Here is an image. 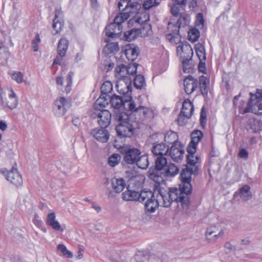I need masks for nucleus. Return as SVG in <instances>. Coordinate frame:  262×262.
Returning a JSON list of instances; mask_svg holds the SVG:
<instances>
[{"instance_id": "412c9836", "label": "nucleus", "mask_w": 262, "mask_h": 262, "mask_svg": "<svg viewBox=\"0 0 262 262\" xmlns=\"http://www.w3.org/2000/svg\"><path fill=\"white\" fill-rule=\"evenodd\" d=\"M135 108L132 110H128L127 112H130L128 114H132V118L133 119V115L136 116L139 114L140 115L139 119H144L145 118L149 113V108L147 107L142 105L141 103L137 104L134 102Z\"/></svg>"}, {"instance_id": "b1692460", "label": "nucleus", "mask_w": 262, "mask_h": 262, "mask_svg": "<svg viewBox=\"0 0 262 262\" xmlns=\"http://www.w3.org/2000/svg\"><path fill=\"white\" fill-rule=\"evenodd\" d=\"M181 25L177 24L176 21L174 24L169 22L168 24V30L171 32L170 33L167 34L166 36V39L170 42H173L176 38L179 35V29Z\"/></svg>"}, {"instance_id": "a878e982", "label": "nucleus", "mask_w": 262, "mask_h": 262, "mask_svg": "<svg viewBox=\"0 0 262 262\" xmlns=\"http://www.w3.org/2000/svg\"><path fill=\"white\" fill-rule=\"evenodd\" d=\"M151 151L155 156L157 157L161 155L165 157L168 153L169 147L166 143H160L155 145L151 149Z\"/></svg>"}, {"instance_id": "a211bd4d", "label": "nucleus", "mask_w": 262, "mask_h": 262, "mask_svg": "<svg viewBox=\"0 0 262 262\" xmlns=\"http://www.w3.org/2000/svg\"><path fill=\"white\" fill-rule=\"evenodd\" d=\"M183 84L185 93L191 94L198 87V80L192 76L189 75L184 79Z\"/></svg>"}, {"instance_id": "473e14b6", "label": "nucleus", "mask_w": 262, "mask_h": 262, "mask_svg": "<svg viewBox=\"0 0 262 262\" xmlns=\"http://www.w3.org/2000/svg\"><path fill=\"white\" fill-rule=\"evenodd\" d=\"M179 168L173 163L168 164L165 171L164 172V180L167 177H173L179 172Z\"/></svg>"}, {"instance_id": "7ed1b4c3", "label": "nucleus", "mask_w": 262, "mask_h": 262, "mask_svg": "<svg viewBox=\"0 0 262 262\" xmlns=\"http://www.w3.org/2000/svg\"><path fill=\"white\" fill-rule=\"evenodd\" d=\"M155 165L149 168L148 171V177L156 183L160 185L164 182V172L168 165L167 158L161 155L155 160Z\"/></svg>"}, {"instance_id": "dca6fc26", "label": "nucleus", "mask_w": 262, "mask_h": 262, "mask_svg": "<svg viewBox=\"0 0 262 262\" xmlns=\"http://www.w3.org/2000/svg\"><path fill=\"white\" fill-rule=\"evenodd\" d=\"M139 64L134 62L130 63L127 66L124 64L118 65L115 68V72L117 74H120L122 72H126L129 76H134L137 73V67Z\"/></svg>"}, {"instance_id": "c85d7f7f", "label": "nucleus", "mask_w": 262, "mask_h": 262, "mask_svg": "<svg viewBox=\"0 0 262 262\" xmlns=\"http://www.w3.org/2000/svg\"><path fill=\"white\" fill-rule=\"evenodd\" d=\"M68 47L69 40L64 37L61 38L58 41L57 48L58 55L61 57L66 56Z\"/></svg>"}, {"instance_id": "ea45409f", "label": "nucleus", "mask_w": 262, "mask_h": 262, "mask_svg": "<svg viewBox=\"0 0 262 262\" xmlns=\"http://www.w3.org/2000/svg\"><path fill=\"white\" fill-rule=\"evenodd\" d=\"M116 88L117 91L120 94L123 95V97L127 96H132V89H128V86L125 85L119 84V82H117L116 84Z\"/></svg>"}, {"instance_id": "49530a36", "label": "nucleus", "mask_w": 262, "mask_h": 262, "mask_svg": "<svg viewBox=\"0 0 262 262\" xmlns=\"http://www.w3.org/2000/svg\"><path fill=\"white\" fill-rule=\"evenodd\" d=\"M190 20V17L189 15L186 13L183 12L180 14V17L177 20V24L179 25L187 26L188 25Z\"/></svg>"}, {"instance_id": "4c0bfd02", "label": "nucleus", "mask_w": 262, "mask_h": 262, "mask_svg": "<svg viewBox=\"0 0 262 262\" xmlns=\"http://www.w3.org/2000/svg\"><path fill=\"white\" fill-rule=\"evenodd\" d=\"M250 98L248 102L247 106L244 110V113L253 112L252 105L255 101L259 100L257 94L250 93Z\"/></svg>"}, {"instance_id": "393cba45", "label": "nucleus", "mask_w": 262, "mask_h": 262, "mask_svg": "<svg viewBox=\"0 0 262 262\" xmlns=\"http://www.w3.org/2000/svg\"><path fill=\"white\" fill-rule=\"evenodd\" d=\"M203 137V132L199 129L193 130L191 134V141L187 147L196 148L198 143L202 140Z\"/></svg>"}, {"instance_id": "9b49d317", "label": "nucleus", "mask_w": 262, "mask_h": 262, "mask_svg": "<svg viewBox=\"0 0 262 262\" xmlns=\"http://www.w3.org/2000/svg\"><path fill=\"white\" fill-rule=\"evenodd\" d=\"M146 190H144L139 192L135 190H131L127 187V190L122 194V198L126 201H139L141 202L142 198L145 194Z\"/></svg>"}, {"instance_id": "603ef678", "label": "nucleus", "mask_w": 262, "mask_h": 262, "mask_svg": "<svg viewBox=\"0 0 262 262\" xmlns=\"http://www.w3.org/2000/svg\"><path fill=\"white\" fill-rule=\"evenodd\" d=\"M160 5V3L157 2V0H146L145 1L143 7L146 10H149L151 8L156 6H158Z\"/></svg>"}, {"instance_id": "338daca9", "label": "nucleus", "mask_w": 262, "mask_h": 262, "mask_svg": "<svg viewBox=\"0 0 262 262\" xmlns=\"http://www.w3.org/2000/svg\"><path fill=\"white\" fill-rule=\"evenodd\" d=\"M140 7V5L137 2H130L129 4L128 8L132 9L130 11H133L132 13L135 12V11L138 10Z\"/></svg>"}, {"instance_id": "e2e57ef3", "label": "nucleus", "mask_w": 262, "mask_h": 262, "mask_svg": "<svg viewBox=\"0 0 262 262\" xmlns=\"http://www.w3.org/2000/svg\"><path fill=\"white\" fill-rule=\"evenodd\" d=\"M237 155L239 158L247 160L248 158L249 153L246 149L242 148L239 149Z\"/></svg>"}, {"instance_id": "37998d69", "label": "nucleus", "mask_w": 262, "mask_h": 262, "mask_svg": "<svg viewBox=\"0 0 262 262\" xmlns=\"http://www.w3.org/2000/svg\"><path fill=\"white\" fill-rule=\"evenodd\" d=\"M118 75V76H119L120 77L119 78V79L117 82H119V84L126 85L128 86V89H132V80L130 76L122 75L121 73Z\"/></svg>"}, {"instance_id": "c03bdc74", "label": "nucleus", "mask_w": 262, "mask_h": 262, "mask_svg": "<svg viewBox=\"0 0 262 262\" xmlns=\"http://www.w3.org/2000/svg\"><path fill=\"white\" fill-rule=\"evenodd\" d=\"M11 93L9 94V98L11 100H13V102H10L8 101L6 103V105L11 110H12L17 106L18 100L16 95L13 90H11Z\"/></svg>"}, {"instance_id": "f257e3e1", "label": "nucleus", "mask_w": 262, "mask_h": 262, "mask_svg": "<svg viewBox=\"0 0 262 262\" xmlns=\"http://www.w3.org/2000/svg\"><path fill=\"white\" fill-rule=\"evenodd\" d=\"M122 156L121 164L124 168H131L137 166L141 169H146L148 165L147 157L141 155V150L138 148L128 145L121 149Z\"/></svg>"}, {"instance_id": "8fccbe9b", "label": "nucleus", "mask_w": 262, "mask_h": 262, "mask_svg": "<svg viewBox=\"0 0 262 262\" xmlns=\"http://www.w3.org/2000/svg\"><path fill=\"white\" fill-rule=\"evenodd\" d=\"M121 157L118 154H114L111 155L108 159V164L111 167H115L120 161Z\"/></svg>"}, {"instance_id": "1a4fd4ad", "label": "nucleus", "mask_w": 262, "mask_h": 262, "mask_svg": "<svg viewBox=\"0 0 262 262\" xmlns=\"http://www.w3.org/2000/svg\"><path fill=\"white\" fill-rule=\"evenodd\" d=\"M184 153V145L181 142H176L169 147V156L174 161L181 160Z\"/></svg>"}, {"instance_id": "e433bc0d", "label": "nucleus", "mask_w": 262, "mask_h": 262, "mask_svg": "<svg viewBox=\"0 0 262 262\" xmlns=\"http://www.w3.org/2000/svg\"><path fill=\"white\" fill-rule=\"evenodd\" d=\"M249 125L250 126L249 130L253 133H257L261 130V124L259 120L253 119L250 120Z\"/></svg>"}, {"instance_id": "f3484780", "label": "nucleus", "mask_w": 262, "mask_h": 262, "mask_svg": "<svg viewBox=\"0 0 262 262\" xmlns=\"http://www.w3.org/2000/svg\"><path fill=\"white\" fill-rule=\"evenodd\" d=\"M91 134L97 141L102 143L107 142L110 138V134L106 128H95L91 132Z\"/></svg>"}, {"instance_id": "bb28decb", "label": "nucleus", "mask_w": 262, "mask_h": 262, "mask_svg": "<svg viewBox=\"0 0 262 262\" xmlns=\"http://www.w3.org/2000/svg\"><path fill=\"white\" fill-rule=\"evenodd\" d=\"M181 193L179 194V199L178 203H180L182 207L184 209L188 210L190 206V201L189 195L192 193V192L189 193L187 190L184 192L180 188Z\"/></svg>"}, {"instance_id": "72a5a7b5", "label": "nucleus", "mask_w": 262, "mask_h": 262, "mask_svg": "<svg viewBox=\"0 0 262 262\" xmlns=\"http://www.w3.org/2000/svg\"><path fill=\"white\" fill-rule=\"evenodd\" d=\"M167 192L168 194V198L170 199V201L172 203L173 202L178 203L179 194L181 192L179 186V188L176 187L169 188Z\"/></svg>"}, {"instance_id": "c756f323", "label": "nucleus", "mask_w": 262, "mask_h": 262, "mask_svg": "<svg viewBox=\"0 0 262 262\" xmlns=\"http://www.w3.org/2000/svg\"><path fill=\"white\" fill-rule=\"evenodd\" d=\"M158 198L159 200H162V206L164 207H169L171 206L172 202L170 201V199L168 198V194L167 191L164 188H159L158 190Z\"/></svg>"}, {"instance_id": "4be33fe9", "label": "nucleus", "mask_w": 262, "mask_h": 262, "mask_svg": "<svg viewBox=\"0 0 262 262\" xmlns=\"http://www.w3.org/2000/svg\"><path fill=\"white\" fill-rule=\"evenodd\" d=\"M252 195L250 187L248 185H245L234 192L233 198L235 199L239 196L243 201H247L252 198Z\"/></svg>"}, {"instance_id": "69168bd1", "label": "nucleus", "mask_w": 262, "mask_h": 262, "mask_svg": "<svg viewBox=\"0 0 262 262\" xmlns=\"http://www.w3.org/2000/svg\"><path fill=\"white\" fill-rule=\"evenodd\" d=\"M195 23L196 26L204 25V19L202 13H199L197 14Z\"/></svg>"}, {"instance_id": "9d476101", "label": "nucleus", "mask_w": 262, "mask_h": 262, "mask_svg": "<svg viewBox=\"0 0 262 262\" xmlns=\"http://www.w3.org/2000/svg\"><path fill=\"white\" fill-rule=\"evenodd\" d=\"M69 106V102L64 97H60L54 101L53 110L54 114L57 117H61L67 112V107Z\"/></svg>"}, {"instance_id": "0eeeda50", "label": "nucleus", "mask_w": 262, "mask_h": 262, "mask_svg": "<svg viewBox=\"0 0 262 262\" xmlns=\"http://www.w3.org/2000/svg\"><path fill=\"white\" fill-rule=\"evenodd\" d=\"M0 173L2 174L8 181L16 187L18 188L22 186L23 181L21 176L14 165L10 170H7L6 168L0 169Z\"/></svg>"}, {"instance_id": "774afa93", "label": "nucleus", "mask_w": 262, "mask_h": 262, "mask_svg": "<svg viewBox=\"0 0 262 262\" xmlns=\"http://www.w3.org/2000/svg\"><path fill=\"white\" fill-rule=\"evenodd\" d=\"M189 8L190 11L195 12L198 7V2L196 0H190L189 3Z\"/></svg>"}, {"instance_id": "20e7f679", "label": "nucleus", "mask_w": 262, "mask_h": 262, "mask_svg": "<svg viewBox=\"0 0 262 262\" xmlns=\"http://www.w3.org/2000/svg\"><path fill=\"white\" fill-rule=\"evenodd\" d=\"M185 167L182 169L179 179L180 183L179 185L184 192L187 190V192L190 193L192 192L193 187L191 184L192 176H196L199 174V168L197 167H192L188 165L187 163L184 165Z\"/></svg>"}, {"instance_id": "2f4dec72", "label": "nucleus", "mask_w": 262, "mask_h": 262, "mask_svg": "<svg viewBox=\"0 0 262 262\" xmlns=\"http://www.w3.org/2000/svg\"><path fill=\"white\" fill-rule=\"evenodd\" d=\"M149 257V252L147 250L138 251L134 255L136 262H148Z\"/></svg>"}, {"instance_id": "680f3d73", "label": "nucleus", "mask_w": 262, "mask_h": 262, "mask_svg": "<svg viewBox=\"0 0 262 262\" xmlns=\"http://www.w3.org/2000/svg\"><path fill=\"white\" fill-rule=\"evenodd\" d=\"M199 60L200 62L198 65V70L199 72L203 74H206L207 71L206 68L205 60H203V59Z\"/></svg>"}, {"instance_id": "423d86ee", "label": "nucleus", "mask_w": 262, "mask_h": 262, "mask_svg": "<svg viewBox=\"0 0 262 262\" xmlns=\"http://www.w3.org/2000/svg\"><path fill=\"white\" fill-rule=\"evenodd\" d=\"M144 196L145 197L142 198L141 202L144 203L145 214L149 216L158 208L160 205L159 199L151 190H146Z\"/></svg>"}, {"instance_id": "0e129e2a", "label": "nucleus", "mask_w": 262, "mask_h": 262, "mask_svg": "<svg viewBox=\"0 0 262 262\" xmlns=\"http://www.w3.org/2000/svg\"><path fill=\"white\" fill-rule=\"evenodd\" d=\"M224 247L226 250L227 253H229L232 251L236 250L235 246L232 245L229 242H226L224 245Z\"/></svg>"}, {"instance_id": "864d4df0", "label": "nucleus", "mask_w": 262, "mask_h": 262, "mask_svg": "<svg viewBox=\"0 0 262 262\" xmlns=\"http://www.w3.org/2000/svg\"><path fill=\"white\" fill-rule=\"evenodd\" d=\"M105 49L108 50L109 53H116L119 50L118 42L108 43L106 45Z\"/></svg>"}, {"instance_id": "7c9ffc66", "label": "nucleus", "mask_w": 262, "mask_h": 262, "mask_svg": "<svg viewBox=\"0 0 262 262\" xmlns=\"http://www.w3.org/2000/svg\"><path fill=\"white\" fill-rule=\"evenodd\" d=\"M178 139V135L175 132L169 130L167 132L165 135L164 141L166 144H171L173 145L176 142H180Z\"/></svg>"}, {"instance_id": "4d7b16f0", "label": "nucleus", "mask_w": 262, "mask_h": 262, "mask_svg": "<svg viewBox=\"0 0 262 262\" xmlns=\"http://www.w3.org/2000/svg\"><path fill=\"white\" fill-rule=\"evenodd\" d=\"M183 6L180 4L174 3L170 8V12L173 16H178L180 13L181 8Z\"/></svg>"}, {"instance_id": "79ce46f5", "label": "nucleus", "mask_w": 262, "mask_h": 262, "mask_svg": "<svg viewBox=\"0 0 262 262\" xmlns=\"http://www.w3.org/2000/svg\"><path fill=\"white\" fill-rule=\"evenodd\" d=\"M139 30L138 29H132L124 32V37L128 41H131L135 39L138 36Z\"/></svg>"}, {"instance_id": "aec40b11", "label": "nucleus", "mask_w": 262, "mask_h": 262, "mask_svg": "<svg viewBox=\"0 0 262 262\" xmlns=\"http://www.w3.org/2000/svg\"><path fill=\"white\" fill-rule=\"evenodd\" d=\"M186 151L188 152L186 156V163L187 164L193 168L197 167L199 168L198 164L200 162V158L198 156H194L196 151V148L187 147Z\"/></svg>"}, {"instance_id": "6e6552de", "label": "nucleus", "mask_w": 262, "mask_h": 262, "mask_svg": "<svg viewBox=\"0 0 262 262\" xmlns=\"http://www.w3.org/2000/svg\"><path fill=\"white\" fill-rule=\"evenodd\" d=\"M100 90L101 94L97 99L94 105L96 110L98 108V106L103 108L108 105V101L106 99L111 96L109 93L113 90L112 83L110 81H105L102 84Z\"/></svg>"}, {"instance_id": "de8ad7c7", "label": "nucleus", "mask_w": 262, "mask_h": 262, "mask_svg": "<svg viewBox=\"0 0 262 262\" xmlns=\"http://www.w3.org/2000/svg\"><path fill=\"white\" fill-rule=\"evenodd\" d=\"M117 27V26L113 23L107 25L105 29L106 36L112 38L115 37L116 36L115 29Z\"/></svg>"}, {"instance_id": "13d9d810", "label": "nucleus", "mask_w": 262, "mask_h": 262, "mask_svg": "<svg viewBox=\"0 0 262 262\" xmlns=\"http://www.w3.org/2000/svg\"><path fill=\"white\" fill-rule=\"evenodd\" d=\"M23 78L24 75L20 72H15L12 75V78L18 83L23 82Z\"/></svg>"}, {"instance_id": "f704fd0d", "label": "nucleus", "mask_w": 262, "mask_h": 262, "mask_svg": "<svg viewBox=\"0 0 262 262\" xmlns=\"http://www.w3.org/2000/svg\"><path fill=\"white\" fill-rule=\"evenodd\" d=\"M193 105L192 103L188 99L184 100L182 104V108L180 112L183 114H191V116L193 112Z\"/></svg>"}, {"instance_id": "6ab92c4d", "label": "nucleus", "mask_w": 262, "mask_h": 262, "mask_svg": "<svg viewBox=\"0 0 262 262\" xmlns=\"http://www.w3.org/2000/svg\"><path fill=\"white\" fill-rule=\"evenodd\" d=\"M180 51L182 52L181 55V59H192L193 52L190 45L187 41L181 42V44L177 48V52L178 53Z\"/></svg>"}, {"instance_id": "6e6d98bb", "label": "nucleus", "mask_w": 262, "mask_h": 262, "mask_svg": "<svg viewBox=\"0 0 262 262\" xmlns=\"http://www.w3.org/2000/svg\"><path fill=\"white\" fill-rule=\"evenodd\" d=\"M217 230V228L215 225H212L207 227L205 234L206 239H207V237H209L213 234L215 233Z\"/></svg>"}, {"instance_id": "f03ea898", "label": "nucleus", "mask_w": 262, "mask_h": 262, "mask_svg": "<svg viewBox=\"0 0 262 262\" xmlns=\"http://www.w3.org/2000/svg\"><path fill=\"white\" fill-rule=\"evenodd\" d=\"M131 115L128 112L118 111L113 114V119L119 122L115 128L118 138H131L135 134L137 123Z\"/></svg>"}, {"instance_id": "3c124183", "label": "nucleus", "mask_w": 262, "mask_h": 262, "mask_svg": "<svg viewBox=\"0 0 262 262\" xmlns=\"http://www.w3.org/2000/svg\"><path fill=\"white\" fill-rule=\"evenodd\" d=\"M200 121V125L202 128L203 129H205L207 122V113L204 106H203L201 110Z\"/></svg>"}, {"instance_id": "09e8293b", "label": "nucleus", "mask_w": 262, "mask_h": 262, "mask_svg": "<svg viewBox=\"0 0 262 262\" xmlns=\"http://www.w3.org/2000/svg\"><path fill=\"white\" fill-rule=\"evenodd\" d=\"M191 118V114H183L181 112L178 115L177 122L179 125L184 126L187 123V119Z\"/></svg>"}, {"instance_id": "a18cd8bd", "label": "nucleus", "mask_w": 262, "mask_h": 262, "mask_svg": "<svg viewBox=\"0 0 262 262\" xmlns=\"http://www.w3.org/2000/svg\"><path fill=\"white\" fill-rule=\"evenodd\" d=\"M200 36V32L198 29L196 28H192L188 32V39L192 42H194L198 40Z\"/></svg>"}, {"instance_id": "052dcab7", "label": "nucleus", "mask_w": 262, "mask_h": 262, "mask_svg": "<svg viewBox=\"0 0 262 262\" xmlns=\"http://www.w3.org/2000/svg\"><path fill=\"white\" fill-rule=\"evenodd\" d=\"M1 50H3V53L4 54V57L6 59H8L10 56V52L8 50V48L5 46L3 43L0 44V54L2 52Z\"/></svg>"}, {"instance_id": "cd10ccee", "label": "nucleus", "mask_w": 262, "mask_h": 262, "mask_svg": "<svg viewBox=\"0 0 262 262\" xmlns=\"http://www.w3.org/2000/svg\"><path fill=\"white\" fill-rule=\"evenodd\" d=\"M209 79L204 75L199 77V88L201 94L207 97L209 91Z\"/></svg>"}, {"instance_id": "f8f14e48", "label": "nucleus", "mask_w": 262, "mask_h": 262, "mask_svg": "<svg viewBox=\"0 0 262 262\" xmlns=\"http://www.w3.org/2000/svg\"><path fill=\"white\" fill-rule=\"evenodd\" d=\"M111 184L113 190H110L108 193V198H114L116 194L121 192L125 188V182L123 178L112 179Z\"/></svg>"}, {"instance_id": "39448f33", "label": "nucleus", "mask_w": 262, "mask_h": 262, "mask_svg": "<svg viewBox=\"0 0 262 262\" xmlns=\"http://www.w3.org/2000/svg\"><path fill=\"white\" fill-rule=\"evenodd\" d=\"M106 99H107L108 104L110 102L112 106L114 108L113 114L117 111L124 112L120 110L121 107H123L124 110L126 111L135 108L134 101L133 100L132 96L122 97L113 94L112 96L108 97Z\"/></svg>"}, {"instance_id": "58836bf2", "label": "nucleus", "mask_w": 262, "mask_h": 262, "mask_svg": "<svg viewBox=\"0 0 262 262\" xmlns=\"http://www.w3.org/2000/svg\"><path fill=\"white\" fill-rule=\"evenodd\" d=\"M192 59H181L183 66V71L184 73H190L193 72L194 70V64L190 62Z\"/></svg>"}, {"instance_id": "bf43d9fd", "label": "nucleus", "mask_w": 262, "mask_h": 262, "mask_svg": "<svg viewBox=\"0 0 262 262\" xmlns=\"http://www.w3.org/2000/svg\"><path fill=\"white\" fill-rule=\"evenodd\" d=\"M33 223L34 225L39 228H41L43 225V222L39 219V215L37 213L34 214V218L32 220Z\"/></svg>"}, {"instance_id": "c9c22d12", "label": "nucleus", "mask_w": 262, "mask_h": 262, "mask_svg": "<svg viewBox=\"0 0 262 262\" xmlns=\"http://www.w3.org/2000/svg\"><path fill=\"white\" fill-rule=\"evenodd\" d=\"M134 85L137 89H142L146 86L145 78L141 74L136 75L134 79Z\"/></svg>"}, {"instance_id": "a19ab883", "label": "nucleus", "mask_w": 262, "mask_h": 262, "mask_svg": "<svg viewBox=\"0 0 262 262\" xmlns=\"http://www.w3.org/2000/svg\"><path fill=\"white\" fill-rule=\"evenodd\" d=\"M195 51L199 59H203L206 60V53L204 46L200 42L197 43L195 45Z\"/></svg>"}, {"instance_id": "5701e85b", "label": "nucleus", "mask_w": 262, "mask_h": 262, "mask_svg": "<svg viewBox=\"0 0 262 262\" xmlns=\"http://www.w3.org/2000/svg\"><path fill=\"white\" fill-rule=\"evenodd\" d=\"M46 224L50 226L52 229L56 231L62 232L63 229L62 228L59 222L56 220V214L55 212L49 213L47 216Z\"/></svg>"}, {"instance_id": "5fc2aeb1", "label": "nucleus", "mask_w": 262, "mask_h": 262, "mask_svg": "<svg viewBox=\"0 0 262 262\" xmlns=\"http://www.w3.org/2000/svg\"><path fill=\"white\" fill-rule=\"evenodd\" d=\"M224 234V231L223 229H221L218 234H215L213 236H210L209 237H207L206 241L208 243H214L220 237H222Z\"/></svg>"}, {"instance_id": "2eb2a0df", "label": "nucleus", "mask_w": 262, "mask_h": 262, "mask_svg": "<svg viewBox=\"0 0 262 262\" xmlns=\"http://www.w3.org/2000/svg\"><path fill=\"white\" fill-rule=\"evenodd\" d=\"M55 17L53 20L52 27L56 31L54 34L59 33L63 29L64 20L62 18V11L61 8L56 9Z\"/></svg>"}, {"instance_id": "4468645a", "label": "nucleus", "mask_w": 262, "mask_h": 262, "mask_svg": "<svg viewBox=\"0 0 262 262\" xmlns=\"http://www.w3.org/2000/svg\"><path fill=\"white\" fill-rule=\"evenodd\" d=\"M123 51L126 58L132 62L138 58L140 54L139 48L134 43H129L126 45Z\"/></svg>"}, {"instance_id": "ddd939ff", "label": "nucleus", "mask_w": 262, "mask_h": 262, "mask_svg": "<svg viewBox=\"0 0 262 262\" xmlns=\"http://www.w3.org/2000/svg\"><path fill=\"white\" fill-rule=\"evenodd\" d=\"M101 108L98 106V109L100 110V112L98 115V122L100 127L106 128L111 123L113 114L106 110H101Z\"/></svg>"}]
</instances>
